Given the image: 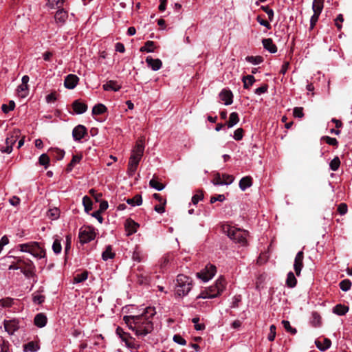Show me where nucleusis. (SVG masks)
Instances as JSON below:
<instances>
[{"instance_id":"1","label":"nucleus","mask_w":352,"mask_h":352,"mask_svg":"<svg viewBox=\"0 0 352 352\" xmlns=\"http://www.w3.org/2000/svg\"><path fill=\"white\" fill-rule=\"evenodd\" d=\"M123 320L129 328L135 331L137 336H145L153 330V323H144L142 316H125Z\"/></svg>"},{"instance_id":"2","label":"nucleus","mask_w":352,"mask_h":352,"mask_svg":"<svg viewBox=\"0 0 352 352\" xmlns=\"http://www.w3.org/2000/svg\"><path fill=\"white\" fill-rule=\"evenodd\" d=\"M222 231L226 234L227 236L234 241L235 243H239L241 245L247 244L246 236L248 232L244 230L236 228L228 224H223L221 226Z\"/></svg>"},{"instance_id":"3","label":"nucleus","mask_w":352,"mask_h":352,"mask_svg":"<svg viewBox=\"0 0 352 352\" xmlns=\"http://www.w3.org/2000/svg\"><path fill=\"white\" fill-rule=\"evenodd\" d=\"M225 289V279L220 277L215 284L202 291L197 298H213L219 296Z\"/></svg>"},{"instance_id":"4","label":"nucleus","mask_w":352,"mask_h":352,"mask_svg":"<svg viewBox=\"0 0 352 352\" xmlns=\"http://www.w3.org/2000/svg\"><path fill=\"white\" fill-rule=\"evenodd\" d=\"M192 286V279L184 274L177 276V286L175 294L179 296H184L188 294Z\"/></svg>"},{"instance_id":"5","label":"nucleus","mask_w":352,"mask_h":352,"mask_svg":"<svg viewBox=\"0 0 352 352\" xmlns=\"http://www.w3.org/2000/svg\"><path fill=\"white\" fill-rule=\"evenodd\" d=\"M18 264L21 265L19 269L26 278H30L36 276L35 274L36 267L32 260L24 256H19Z\"/></svg>"},{"instance_id":"6","label":"nucleus","mask_w":352,"mask_h":352,"mask_svg":"<svg viewBox=\"0 0 352 352\" xmlns=\"http://www.w3.org/2000/svg\"><path fill=\"white\" fill-rule=\"evenodd\" d=\"M116 333L119 338L122 340V341L124 342L126 346L132 349H138L139 346L134 344L131 340H134V338H133L129 333H126L124 331L123 329L120 327H118L116 329Z\"/></svg>"},{"instance_id":"7","label":"nucleus","mask_w":352,"mask_h":352,"mask_svg":"<svg viewBox=\"0 0 352 352\" xmlns=\"http://www.w3.org/2000/svg\"><path fill=\"white\" fill-rule=\"evenodd\" d=\"M78 237L80 242L82 244L90 242L96 237L94 229L90 226L86 227L84 230L80 229Z\"/></svg>"},{"instance_id":"8","label":"nucleus","mask_w":352,"mask_h":352,"mask_svg":"<svg viewBox=\"0 0 352 352\" xmlns=\"http://www.w3.org/2000/svg\"><path fill=\"white\" fill-rule=\"evenodd\" d=\"M216 267L213 265H207L206 267L197 273V277L206 282L211 279L216 274Z\"/></svg>"},{"instance_id":"9","label":"nucleus","mask_w":352,"mask_h":352,"mask_svg":"<svg viewBox=\"0 0 352 352\" xmlns=\"http://www.w3.org/2000/svg\"><path fill=\"white\" fill-rule=\"evenodd\" d=\"M324 0H314L312 8L314 14L311 16L310 22H317L321 11L323 9Z\"/></svg>"},{"instance_id":"10","label":"nucleus","mask_w":352,"mask_h":352,"mask_svg":"<svg viewBox=\"0 0 352 352\" xmlns=\"http://www.w3.org/2000/svg\"><path fill=\"white\" fill-rule=\"evenodd\" d=\"M144 140L142 138L138 139L136 142L135 147L133 149V153L131 156L133 157V158L135 157L138 160H141V158L143 155V153H144Z\"/></svg>"},{"instance_id":"11","label":"nucleus","mask_w":352,"mask_h":352,"mask_svg":"<svg viewBox=\"0 0 352 352\" xmlns=\"http://www.w3.org/2000/svg\"><path fill=\"white\" fill-rule=\"evenodd\" d=\"M32 247L30 249V252L34 257L41 258L46 256L45 250L40 246L39 243L34 241L32 242Z\"/></svg>"},{"instance_id":"12","label":"nucleus","mask_w":352,"mask_h":352,"mask_svg":"<svg viewBox=\"0 0 352 352\" xmlns=\"http://www.w3.org/2000/svg\"><path fill=\"white\" fill-rule=\"evenodd\" d=\"M303 258H304V253L302 251H300L297 253L294 263V269L296 272V274L299 276L300 275V272L302 268L303 267Z\"/></svg>"},{"instance_id":"13","label":"nucleus","mask_w":352,"mask_h":352,"mask_svg":"<svg viewBox=\"0 0 352 352\" xmlns=\"http://www.w3.org/2000/svg\"><path fill=\"white\" fill-rule=\"evenodd\" d=\"M87 134V128L81 124L76 126L72 131V135L76 141H80Z\"/></svg>"},{"instance_id":"14","label":"nucleus","mask_w":352,"mask_h":352,"mask_svg":"<svg viewBox=\"0 0 352 352\" xmlns=\"http://www.w3.org/2000/svg\"><path fill=\"white\" fill-rule=\"evenodd\" d=\"M3 325L5 330L9 334H13L16 331H17L19 328V321L16 319L10 320H4Z\"/></svg>"},{"instance_id":"15","label":"nucleus","mask_w":352,"mask_h":352,"mask_svg":"<svg viewBox=\"0 0 352 352\" xmlns=\"http://www.w3.org/2000/svg\"><path fill=\"white\" fill-rule=\"evenodd\" d=\"M139 224L135 222L131 219H127L124 223V227L126 232H127V236L131 235L137 232L138 228L139 227Z\"/></svg>"},{"instance_id":"16","label":"nucleus","mask_w":352,"mask_h":352,"mask_svg":"<svg viewBox=\"0 0 352 352\" xmlns=\"http://www.w3.org/2000/svg\"><path fill=\"white\" fill-rule=\"evenodd\" d=\"M72 109L76 114H82L87 111L88 107L85 102H82L80 100H76L73 102Z\"/></svg>"},{"instance_id":"17","label":"nucleus","mask_w":352,"mask_h":352,"mask_svg":"<svg viewBox=\"0 0 352 352\" xmlns=\"http://www.w3.org/2000/svg\"><path fill=\"white\" fill-rule=\"evenodd\" d=\"M78 80L79 78L76 75L69 74L65 77L64 81L65 87L67 89H72L77 85Z\"/></svg>"},{"instance_id":"18","label":"nucleus","mask_w":352,"mask_h":352,"mask_svg":"<svg viewBox=\"0 0 352 352\" xmlns=\"http://www.w3.org/2000/svg\"><path fill=\"white\" fill-rule=\"evenodd\" d=\"M155 314L156 311L155 307H148L144 309V312L142 314L137 315V316H142L144 320H145L144 321V323H146V322L153 323V322L151 321V318L155 316Z\"/></svg>"},{"instance_id":"19","label":"nucleus","mask_w":352,"mask_h":352,"mask_svg":"<svg viewBox=\"0 0 352 352\" xmlns=\"http://www.w3.org/2000/svg\"><path fill=\"white\" fill-rule=\"evenodd\" d=\"M146 63L153 71L159 70L162 66V62L160 59H154L151 56H147Z\"/></svg>"},{"instance_id":"20","label":"nucleus","mask_w":352,"mask_h":352,"mask_svg":"<svg viewBox=\"0 0 352 352\" xmlns=\"http://www.w3.org/2000/svg\"><path fill=\"white\" fill-rule=\"evenodd\" d=\"M219 96L226 105H230L233 102V94L230 90L223 89L221 91Z\"/></svg>"},{"instance_id":"21","label":"nucleus","mask_w":352,"mask_h":352,"mask_svg":"<svg viewBox=\"0 0 352 352\" xmlns=\"http://www.w3.org/2000/svg\"><path fill=\"white\" fill-rule=\"evenodd\" d=\"M47 318L43 313L37 314L34 319V324L39 328L45 327L47 324Z\"/></svg>"},{"instance_id":"22","label":"nucleus","mask_w":352,"mask_h":352,"mask_svg":"<svg viewBox=\"0 0 352 352\" xmlns=\"http://www.w3.org/2000/svg\"><path fill=\"white\" fill-rule=\"evenodd\" d=\"M140 160L133 157H130L129 164H128V173L130 175H133L137 170Z\"/></svg>"},{"instance_id":"23","label":"nucleus","mask_w":352,"mask_h":352,"mask_svg":"<svg viewBox=\"0 0 352 352\" xmlns=\"http://www.w3.org/2000/svg\"><path fill=\"white\" fill-rule=\"evenodd\" d=\"M102 88L104 91H119L121 88V85H118V82L115 80H109L102 85Z\"/></svg>"},{"instance_id":"24","label":"nucleus","mask_w":352,"mask_h":352,"mask_svg":"<svg viewBox=\"0 0 352 352\" xmlns=\"http://www.w3.org/2000/svg\"><path fill=\"white\" fill-rule=\"evenodd\" d=\"M315 344L320 351H325L331 346V341L330 339L325 338L323 340V344L319 340H316Z\"/></svg>"},{"instance_id":"25","label":"nucleus","mask_w":352,"mask_h":352,"mask_svg":"<svg viewBox=\"0 0 352 352\" xmlns=\"http://www.w3.org/2000/svg\"><path fill=\"white\" fill-rule=\"evenodd\" d=\"M263 47L265 50H268L271 53H275L277 52V47L274 44L272 38H264L262 41Z\"/></svg>"},{"instance_id":"26","label":"nucleus","mask_w":352,"mask_h":352,"mask_svg":"<svg viewBox=\"0 0 352 352\" xmlns=\"http://www.w3.org/2000/svg\"><path fill=\"white\" fill-rule=\"evenodd\" d=\"M239 185L242 190H245L252 185V178L250 176L244 177L241 179Z\"/></svg>"},{"instance_id":"27","label":"nucleus","mask_w":352,"mask_h":352,"mask_svg":"<svg viewBox=\"0 0 352 352\" xmlns=\"http://www.w3.org/2000/svg\"><path fill=\"white\" fill-rule=\"evenodd\" d=\"M349 309V307L338 304L333 307V312L338 316H344L348 312Z\"/></svg>"},{"instance_id":"28","label":"nucleus","mask_w":352,"mask_h":352,"mask_svg":"<svg viewBox=\"0 0 352 352\" xmlns=\"http://www.w3.org/2000/svg\"><path fill=\"white\" fill-rule=\"evenodd\" d=\"M82 155H73L71 162L67 166L66 172L67 173L71 172L74 166L76 164H78L80 162V160H82Z\"/></svg>"},{"instance_id":"29","label":"nucleus","mask_w":352,"mask_h":352,"mask_svg":"<svg viewBox=\"0 0 352 352\" xmlns=\"http://www.w3.org/2000/svg\"><path fill=\"white\" fill-rule=\"evenodd\" d=\"M54 18H55L56 22H65V21L68 18V14L65 10H64L63 9H61V10H58L56 12V13L54 16Z\"/></svg>"},{"instance_id":"30","label":"nucleus","mask_w":352,"mask_h":352,"mask_svg":"<svg viewBox=\"0 0 352 352\" xmlns=\"http://www.w3.org/2000/svg\"><path fill=\"white\" fill-rule=\"evenodd\" d=\"M149 186L157 190H162L164 188L165 185L157 180V178L154 175L153 177L149 181Z\"/></svg>"},{"instance_id":"31","label":"nucleus","mask_w":352,"mask_h":352,"mask_svg":"<svg viewBox=\"0 0 352 352\" xmlns=\"http://www.w3.org/2000/svg\"><path fill=\"white\" fill-rule=\"evenodd\" d=\"M50 151L51 152L52 157L56 158L57 160H63L65 153L64 150L58 148H52L50 149Z\"/></svg>"},{"instance_id":"32","label":"nucleus","mask_w":352,"mask_h":352,"mask_svg":"<svg viewBox=\"0 0 352 352\" xmlns=\"http://www.w3.org/2000/svg\"><path fill=\"white\" fill-rule=\"evenodd\" d=\"M126 203L132 206H140L142 204V196L139 194L135 195L133 198H129L126 200Z\"/></svg>"},{"instance_id":"33","label":"nucleus","mask_w":352,"mask_h":352,"mask_svg":"<svg viewBox=\"0 0 352 352\" xmlns=\"http://www.w3.org/2000/svg\"><path fill=\"white\" fill-rule=\"evenodd\" d=\"M239 121V115L236 112H232L230 113L229 120L226 122V125L231 128L236 124Z\"/></svg>"},{"instance_id":"34","label":"nucleus","mask_w":352,"mask_h":352,"mask_svg":"<svg viewBox=\"0 0 352 352\" xmlns=\"http://www.w3.org/2000/svg\"><path fill=\"white\" fill-rule=\"evenodd\" d=\"M242 81L243 82L244 89H249L254 82L256 81L255 78L252 75H247L243 77Z\"/></svg>"},{"instance_id":"35","label":"nucleus","mask_w":352,"mask_h":352,"mask_svg":"<svg viewBox=\"0 0 352 352\" xmlns=\"http://www.w3.org/2000/svg\"><path fill=\"white\" fill-rule=\"evenodd\" d=\"M107 111V108L103 104H96L92 109L93 115H102Z\"/></svg>"},{"instance_id":"36","label":"nucleus","mask_w":352,"mask_h":352,"mask_svg":"<svg viewBox=\"0 0 352 352\" xmlns=\"http://www.w3.org/2000/svg\"><path fill=\"white\" fill-rule=\"evenodd\" d=\"M297 284V280L292 272H289L287 274L286 279V285L290 288L294 287Z\"/></svg>"},{"instance_id":"37","label":"nucleus","mask_w":352,"mask_h":352,"mask_svg":"<svg viewBox=\"0 0 352 352\" xmlns=\"http://www.w3.org/2000/svg\"><path fill=\"white\" fill-rule=\"evenodd\" d=\"M115 253L112 252V248L111 245H108L106 250L102 254V258L104 261H107L109 258H113L115 257Z\"/></svg>"},{"instance_id":"38","label":"nucleus","mask_w":352,"mask_h":352,"mask_svg":"<svg viewBox=\"0 0 352 352\" xmlns=\"http://www.w3.org/2000/svg\"><path fill=\"white\" fill-rule=\"evenodd\" d=\"M82 204L86 212L89 213L92 210L93 202L88 196L86 195L82 198Z\"/></svg>"},{"instance_id":"39","label":"nucleus","mask_w":352,"mask_h":352,"mask_svg":"<svg viewBox=\"0 0 352 352\" xmlns=\"http://www.w3.org/2000/svg\"><path fill=\"white\" fill-rule=\"evenodd\" d=\"M246 61L253 64V65H258L263 62V57L261 56H248L245 58Z\"/></svg>"},{"instance_id":"40","label":"nucleus","mask_w":352,"mask_h":352,"mask_svg":"<svg viewBox=\"0 0 352 352\" xmlns=\"http://www.w3.org/2000/svg\"><path fill=\"white\" fill-rule=\"evenodd\" d=\"M39 349V346L37 343L32 341L29 342L26 344L24 345V351H31L35 352Z\"/></svg>"},{"instance_id":"41","label":"nucleus","mask_w":352,"mask_h":352,"mask_svg":"<svg viewBox=\"0 0 352 352\" xmlns=\"http://www.w3.org/2000/svg\"><path fill=\"white\" fill-rule=\"evenodd\" d=\"M155 43L151 41H148L145 43L144 45L140 48V52H154Z\"/></svg>"},{"instance_id":"42","label":"nucleus","mask_w":352,"mask_h":352,"mask_svg":"<svg viewBox=\"0 0 352 352\" xmlns=\"http://www.w3.org/2000/svg\"><path fill=\"white\" fill-rule=\"evenodd\" d=\"M88 277V272L87 271H84L83 272L80 274H76L74 278V283H82L87 279Z\"/></svg>"},{"instance_id":"43","label":"nucleus","mask_w":352,"mask_h":352,"mask_svg":"<svg viewBox=\"0 0 352 352\" xmlns=\"http://www.w3.org/2000/svg\"><path fill=\"white\" fill-rule=\"evenodd\" d=\"M52 250L53 252L56 254H58L61 252L62 250V245L60 243V239H55L52 245Z\"/></svg>"},{"instance_id":"44","label":"nucleus","mask_w":352,"mask_h":352,"mask_svg":"<svg viewBox=\"0 0 352 352\" xmlns=\"http://www.w3.org/2000/svg\"><path fill=\"white\" fill-rule=\"evenodd\" d=\"M17 91L21 98H25L28 94V85H20L17 88Z\"/></svg>"},{"instance_id":"45","label":"nucleus","mask_w":352,"mask_h":352,"mask_svg":"<svg viewBox=\"0 0 352 352\" xmlns=\"http://www.w3.org/2000/svg\"><path fill=\"white\" fill-rule=\"evenodd\" d=\"M38 162H39L40 165L44 166L45 168H46L49 166V164H50L49 156L45 153L41 155V156L38 158Z\"/></svg>"},{"instance_id":"46","label":"nucleus","mask_w":352,"mask_h":352,"mask_svg":"<svg viewBox=\"0 0 352 352\" xmlns=\"http://www.w3.org/2000/svg\"><path fill=\"white\" fill-rule=\"evenodd\" d=\"M15 107V103L13 100H10L8 104H3L1 106V110L3 113H8L9 111L14 110Z\"/></svg>"},{"instance_id":"47","label":"nucleus","mask_w":352,"mask_h":352,"mask_svg":"<svg viewBox=\"0 0 352 352\" xmlns=\"http://www.w3.org/2000/svg\"><path fill=\"white\" fill-rule=\"evenodd\" d=\"M340 166V160L338 157H335L330 162L329 166L330 168L333 170L336 171Z\"/></svg>"},{"instance_id":"48","label":"nucleus","mask_w":352,"mask_h":352,"mask_svg":"<svg viewBox=\"0 0 352 352\" xmlns=\"http://www.w3.org/2000/svg\"><path fill=\"white\" fill-rule=\"evenodd\" d=\"M351 282L349 279H344L342 280L339 284L340 289L344 292L349 290L351 289Z\"/></svg>"},{"instance_id":"49","label":"nucleus","mask_w":352,"mask_h":352,"mask_svg":"<svg viewBox=\"0 0 352 352\" xmlns=\"http://www.w3.org/2000/svg\"><path fill=\"white\" fill-rule=\"evenodd\" d=\"M282 324L287 332H289L292 335L296 333L297 330L295 328L292 327L290 322L288 320H283Z\"/></svg>"},{"instance_id":"50","label":"nucleus","mask_w":352,"mask_h":352,"mask_svg":"<svg viewBox=\"0 0 352 352\" xmlns=\"http://www.w3.org/2000/svg\"><path fill=\"white\" fill-rule=\"evenodd\" d=\"M71 246H72V235L67 234L66 236V244H65V260H67V254L71 249Z\"/></svg>"},{"instance_id":"51","label":"nucleus","mask_w":352,"mask_h":352,"mask_svg":"<svg viewBox=\"0 0 352 352\" xmlns=\"http://www.w3.org/2000/svg\"><path fill=\"white\" fill-rule=\"evenodd\" d=\"M13 298L7 297L0 299V305L3 307H10L13 304Z\"/></svg>"},{"instance_id":"52","label":"nucleus","mask_w":352,"mask_h":352,"mask_svg":"<svg viewBox=\"0 0 352 352\" xmlns=\"http://www.w3.org/2000/svg\"><path fill=\"white\" fill-rule=\"evenodd\" d=\"M323 140L325 141V142L329 145L338 147V140L334 138H331L329 136H323L322 138Z\"/></svg>"},{"instance_id":"53","label":"nucleus","mask_w":352,"mask_h":352,"mask_svg":"<svg viewBox=\"0 0 352 352\" xmlns=\"http://www.w3.org/2000/svg\"><path fill=\"white\" fill-rule=\"evenodd\" d=\"M47 217L52 219H56L59 217V210L56 208L50 209L47 211Z\"/></svg>"},{"instance_id":"54","label":"nucleus","mask_w":352,"mask_h":352,"mask_svg":"<svg viewBox=\"0 0 352 352\" xmlns=\"http://www.w3.org/2000/svg\"><path fill=\"white\" fill-rule=\"evenodd\" d=\"M204 198V192L202 190H198L195 195H194L192 197V202L193 204L196 205L199 200H201Z\"/></svg>"},{"instance_id":"55","label":"nucleus","mask_w":352,"mask_h":352,"mask_svg":"<svg viewBox=\"0 0 352 352\" xmlns=\"http://www.w3.org/2000/svg\"><path fill=\"white\" fill-rule=\"evenodd\" d=\"M199 318L195 317L192 319V322L195 324V329L197 331L205 329L206 326L204 324H199Z\"/></svg>"},{"instance_id":"56","label":"nucleus","mask_w":352,"mask_h":352,"mask_svg":"<svg viewBox=\"0 0 352 352\" xmlns=\"http://www.w3.org/2000/svg\"><path fill=\"white\" fill-rule=\"evenodd\" d=\"M150 279V277H148V276H144L143 274H141L138 277V282L140 285H147L149 284Z\"/></svg>"},{"instance_id":"57","label":"nucleus","mask_w":352,"mask_h":352,"mask_svg":"<svg viewBox=\"0 0 352 352\" xmlns=\"http://www.w3.org/2000/svg\"><path fill=\"white\" fill-rule=\"evenodd\" d=\"M312 318H313L312 322L314 323L315 327L319 326L320 324L321 316H320V314L318 313L313 312L312 313Z\"/></svg>"},{"instance_id":"58","label":"nucleus","mask_w":352,"mask_h":352,"mask_svg":"<svg viewBox=\"0 0 352 352\" xmlns=\"http://www.w3.org/2000/svg\"><path fill=\"white\" fill-rule=\"evenodd\" d=\"M222 179L223 182V184L228 185L233 182L234 177L231 175L223 174Z\"/></svg>"},{"instance_id":"59","label":"nucleus","mask_w":352,"mask_h":352,"mask_svg":"<svg viewBox=\"0 0 352 352\" xmlns=\"http://www.w3.org/2000/svg\"><path fill=\"white\" fill-rule=\"evenodd\" d=\"M32 245H33L32 242H31V243H28L20 244V245H19V248L20 251L29 253L30 249L32 248Z\"/></svg>"},{"instance_id":"60","label":"nucleus","mask_w":352,"mask_h":352,"mask_svg":"<svg viewBox=\"0 0 352 352\" xmlns=\"http://www.w3.org/2000/svg\"><path fill=\"white\" fill-rule=\"evenodd\" d=\"M293 115L295 118H301L304 116L302 107H295L293 110Z\"/></svg>"},{"instance_id":"61","label":"nucleus","mask_w":352,"mask_h":352,"mask_svg":"<svg viewBox=\"0 0 352 352\" xmlns=\"http://www.w3.org/2000/svg\"><path fill=\"white\" fill-rule=\"evenodd\" d=\"M276 337V326L272 324L270 327V333L267 336V339L270 341H274Z\"/></svg>"},{"instance_id":"62","label":"nucleus","mask_w":352,"mask_h":352,"mask_svg":"<svg viewBox=\"0 0 352 352\" xmlns=\"http://www.w3.org/2000/svg\"><path fill=\"white\" fill-rule=\"evenodd\" d=\"M243 129L242 128H239L236 130H235L234 133V140L239 141L242 140L243 137Z\"/></svg>"},{"instance_id":"63","label":"nucleus","mask_w":352,"mask_h":352,"mask_svg":"<svg viewBox=\"0 0 352 352\" xmlns=\"http://www.w3.org/2000/svg\"><path fill=\"white\" fill-rule=\"evenodd\" d=\"M32 299L34 302L41 305L45 301V297L43 295L33 294Z\"/></svg>"},{"instance_id":"64","label":"nucleus","mask_w":352,"mask_h":352,"mask_svg":"<svg viewBox=\"0 0 352 352\" xmlns=\"http://www.w3.org/2000/svg\"><path fill=\"white\" fill-rule=\"evenodd\" d=\"M173 341L180 345H186V341L185 339H184L179 334H175L174 336H173Z\"/></svg>"}]
</instances>
